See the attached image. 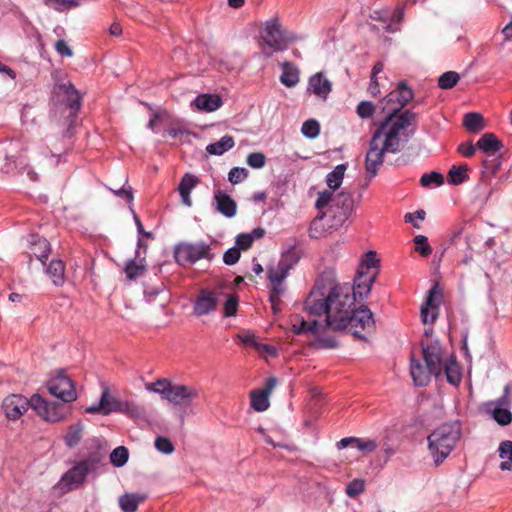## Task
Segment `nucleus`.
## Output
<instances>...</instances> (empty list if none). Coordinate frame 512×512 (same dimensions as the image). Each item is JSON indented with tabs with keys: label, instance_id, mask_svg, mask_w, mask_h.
I'll list each match as a JSON object with an SVG mask.
<instances>
[{
	"label": "nucleus",
	"instance_id": "obj_1",
	"mask_svg": "<svg viewBox=\"0 0 512 512\" xmlns=\"http://www.w3.org/2000/svg\"><path fill=\"white\" fill-rule=\"evenodd\" d=\"M328 315L325 323L333 330H348L360 340L366 339L361 331L370 332L374 328V319L368 307L356 308L355 295L350 286L338 284L333 271L332 285H328Z\"/></svg>",
	"mask_w": 512,
	"mask_h": 512
},
{
	"label": "nucleus",
	"instance_id": "obj_2",
	"mask_svg": "<svg viewBox=\"0 0 512 512\" xmlns=\"http://www.w3.org/2000/svg\"><path fill=\"white\" fill-rule=\"evenodd\" d=\"M416 118L417 114L411 110H405L404 114L398 118L392 114L390 117H385L373 132L365 157V169L371 178L377 175L386 153L396 154L401 151V131L414 124Z\"/></svg>",
	"mask_w": 512,
	"mask_h": 512
},
{
	"label": "nucleus",
	"instance_id": "obj_3",
	"mask_svg": "<svg viewBox=\"0 0 512 512\" xmlns=\"http://www.w3.org/2000/svg\"><path fill=\"white\" fill-rule=\"evenodd\" d=\"M31 407L45 421L59 422L69 416V408L58 402H49L39 394L30 399L22 395H9L3 401L5 415L10 420H18Z\"/></svg>",
	"mask_w": 512,
	"mask_h": 512
},
{
	"label": "nucleus",
	"instance_id": "obj_4",
	"mask_svg": "<svg viewBox=\"0 0 512 512\" xmlns=\"http://www.w3.org/2000/svg\"><path fill=\"white\" fill-rule=\"evenodd\" d=\"M461 437L459 422L444 423L434 429L427 437L428 450L436 466L450 455Z\"/></svg>",
	"mask_w": 512,
	"mask_h": 512
},
{
	"label": "nucleus",
	"instance_id": "obj_5",
	"mask_svg": "<svg viewBox=\"0 0 512 512\" xmlns=\"http://www.w3.org/2000/svg\"><path fill=\"white\" fill-rule=\"evenodd\" d=\"M442 354H410L409 374L416 388L427 387L443 373Z\"/></svg>",
	"mask_w": 512,
	"mask_h": 512
},
{
	"label": "nucleus",
	"instance_id": "obj_6",
	"mask_svg": "<svg viewBox=\"0 0 512 512\" xmlns=\"http://www.w3.org/2000/svg\"><path fill=\"white\" fill-rule=\"evenodd\" d=\"M101 460L102 456L98 452L90 453L86 458L76 462L63 474L57 484V488L62 493H68L78 489L86 481L87 475L97 469Z\"/></svg>",
	"mask_w": 512,
	"mask_h": 512
},
{
	"label": "nucleus",
	"instance_id": "obj_7",
	"mask_svg": "<svg viewBox=\"0 0 512 512\" xmlns=\"http://www.w3.org/2000/svg\"><path fill=\"white\" fill-rule=\"evenodd\" d=\"M333 270H325L317 278L314 287L305 299V311L311 316L328 315V285H332Z\"/></svg>",
	"mask_w": 512,
	"mask_h": 512
},
{
	"label": "nucleus",
	"instance_id": "obj_8",
	"mask_svg": "<svg viewBox=\"0 0 512 512\" xmlns=\"http://www.w3.org/2000/svg\"><path fill=\"white\" fill-rule=\"evenodd\" d=\"M292 330L295 334H307L309 337V341L311 342L313 348L315 349H334L337 348V341L334 337H320L318 335V330L320 328V324L317 320H312L310 322L304 320L300 316H295L292 321Z\"/></svg>",
	"mask_w": 512,
	"mask_h": 512
},
{
	"label": "nucleus",
	"instance_id": "obj_9",
	"mask_svg": "<svg viewBox=\"0 0 512 512\" xmlns=\"http://www.w3.org/2000/svg\"><path fill=\"white\" fill-rule=\"evenodd\" d=\"M260 37L273 51H283L288 42L295 40V37L285 35L278 18H271L264 23Z\"/></svg>",
	"mask_w": 512,
	"mask_h": 512
},
{
	"label": "nucleus",
	"instance_id": "obj_10",
	"mask_svg": "<svg viewBox=\"0 0 512 512\" xmlns=\"http://www.w3.org/2000/svg\"><path fill=\"white\" fill-rule=\"evenodd\" d=\"M48 391L51 395L60 399L64 406L66 403L73 402L77 399V392L74 387L73 381L65 374L64 371H58L57 374L48 382ZM68 408H70L68 406ZM71 409H69V413Z\"/></svg>",
	"mask_w": 512,
	"mask_h": 512
},
{
	"label": "nucleus",
	"instance_id": "obj_11",
	"mask_svg": "<svg viewBox=\"0 0 512 512\" xmlns=\"http://www.w3.org/2000/svg\"><path fill=\"white\" fill-rule=\"evenodd\" d=\"M210 246L200 243H182L176 246L174 257L178 264L185 266L194 264L200 259L208 257Z\"/></svg>",
	"mask_w": 512,
	"mask_h": 512
},
{
	"label": "nucleus",
	"instance_id": "obj_12",
	"mask_svg": "<svg viewBox=\"0 0 512 512\" xmlns=\"http://www.w3.org/2000/svg\"><path fill=\"white\" fill-rule=\"evenodd\" d=\"M413 97L414 93L412 89L407 87L405 81H400L396 89L391 91L384 99L387 103L398 104V106L393 108L386 117H390L392 114L395 118L402 116L405 111L401 112V109L407 105Z\"/></svg>",
	"mask_w": 512,
	"mask_h": 512
},
{
	"label": "nucleus",
	"instance_id": "obj_13",
	"mask_svg": "<svg viewBox=\"0 0 512 512\" xmlns=\"http://www.w3.org/2000/svg\"><path fill=\"white\" fill-rule=\"evenodd\" d=\"M509 386H505L504 394L495 402L487 403L488 411L491 412L493 419L501 426L509 425L512 422V413L508 409L510 401L508 399Z\"/></svg>",
	"mask_w": 512,
	"mask_h": 512
},
{
	"label": "nucleus",
	"instance_id": "obj_14",
	"mask_svg": "<svg viewBox=\"0 0 512 512\" xmlns=\"http://www.w3.org/2000/svg\"><path fill=\"white\" fill-rule=\"evenodd\" d=\"M123 403L124 401H120L119 399L112 396L108 388H105L102 391V395L98 404L87 407L85 412L89 414L100 413L102 415H108L113 412L121 413L123 410Z\"/></svg>",
	"mask_w": 512,
	"mask_h": 512
},
{
	"label": "nucleus",
	"instance_id": "obj_15",
	"mask_svg": "<svg viewBox=\"0 0 512 512\" xmlns=\"http://www.w3.org/2000/svg\"><path fill=\"white\" fill-rule=\"evenodd\" d=\"M442 293L435 284L428 292L426 301L421 306V319L424 324L433 323L438 317V305L441 301Z\"/></svg>",
	"mask_w": 512,
	"mask_h": 512
},
{
	"label": "nucleus",
	"instance_id": "obj_16",
	"mask_svg": "<svg viewBox=\"0 0 512 512\" xmlns=\"http://www.w3.org/2000/svg\"><path fill=\"white\" fill-rule=\"evenodd\" d=\"M278 384L276 377H269L262 388L253 390L250 394L251 407L257 412H263L269 407V395Z\"/></svg>",
	"mask_w": 512,
	"mask_h": 512
},
{
	"label": "nucleus",
	"instance_id": "obj_17",
	"mask_svg": "<svg viewBox=\"0 0 512 512\" xmlns=\"http://www.w3.org/2000/svg\"><path fill=\"white\" fill-rule=\"evenodd\" d=\"M218 303L217 294L214 291L202 289L197 295L193 312L196 316H203L214 311Z\"/></svg>",
	"mask_w": 512,
	"mask_h": 512
},
{
	"label": "nucleus",
	"instance_id": "obj_18",
	"mask_svg": "<svg viewBox=\"0 0 512 512\" xmlns=\"http://www.w3.org/2000/svg\"><path fill=\"white\" fill-rule=\"evenodd\" d=\"M55 90L63 96V101L70 108L71 114H76L82 104V96L71 82L56 85Z\"/></svg>",
	"mask_w": 512,
	"mask_h": 512
},
{
	"label": "nucleus",
	"instance_id": "obj_19",
	"mask_svg": "<svg viewBox=\"0 0 512 512\" xmlns=\"http://www.w3.org/2000/svg\"><path fill=\"white\" fill-rule=\"evenodd\" d=\"M198 390L187 385H172L166 400L175 405H188L193 399L198 397Z\"/></svg>",
	"mask_w": 512,
	"mask_h": 512
},
{
	"label": "nucleus",
	"instance_id": "obj_20",
	"mask_svg": "<svg viewBox=\"0 0 512 512\" xmlns=\"http://www.w3.org/2000/svg\"><path fill=\"white\" fill-rule=\"evenodd\" d=\"M307 91L314 94L319 99L326 101L332 91V83L323 72H317L310 76Z\"/></svg>",
	"mask_w": 512,
	"mask_h": 512
},
{
	"label": "nucleus",
	"instance_id": "obj_21",
	"mask_svg": "<svg viewBox=\"0 0 512 512\" xmlns=\"http://www.w3.org/2000/svg\"><path fill=\"white\" fill-rule=\"evenodd\" d=\"M377 276V271L374 272H362L357 270V275L354 279V284L350 287V293L354 294L355 297L358 295L360 298L366 297L372 288Z\"/></svg>",
	"mask_w": 512,
	"mask_h": 512
},
{
	"label": "nucleus",
	"instance_id": "obj_22",
	"mask_svg": "<svg viewBox=\"0 0 512 512\" xmlns=\"http://www.w3.org/2000/svg\"><path fill=\"white\" fill-rule=\"evenodd\" d=\"M443 372L449 384L458 387L462 381L463 373L460 364L457 362L455 354H450L447 359L442 358Z\"/></svg>",
	"mask_w": 512,
	"mask_h": 512
},
{
	"label": "nucleus",
	"instance_id": "obj_23",
	"mask_svg": "<svg viewBox=\"0 0 512 512\" xmlns=\"http://www.w3.org/2000/svg\"><path fill=\"white\" fill-rule=\"evenodd\" d=\"M354 200L350 193L341 191L334 195L331 207L339 209V220L345 221L353 210Z\"/></svg>",
	"mask_w": 512,
	"mask_h": 512
},
{
	"label": "nucleus",
	"instance_id": "obj_24",
	"mask_svg": "<svg viewBox=\"0 0 512 512\" xmlns=\"http://www.w3.org/2000/svg\"><path fill=\"white\" fill-rule=\"evenodd\" d=\"M221 105V97L212 94H200L191 102V107L204 112H213L220 108Z\"/></svg>",
	"mask_w": 512,
	"mask_h": 512
},
{
	"label": "nucleus",
	"instance_id": "obj_25",
	"mask_svg": "<svg viewBox=\"0 0 512 512\" xmlns=\"http://www.w3.org/2000/svg\"><path fill=\"white\" fill-rule=\"evenodd\" d=\"M349 446L355 447L360 451L373 452L377 448V443L372 439L364 440L358 437H345L336 443V447L339 450Z\"/></svg>",
	"mask_w": 512,
	"mask_h": 512
},
{
	"label": "nucleus",
	"instance_id": "obj_26",
	"mask_svg": "<svg viewBox=\"0 0 512 512\" xmlns=\"http://www.w3.org/2000/svg\"><path fill=\"white\" fill-rule=\"evenodd\" d=\"M29 243L31 244V254L34 255L42 264H45L50 253V244L38 235H31Z\"/></svg>",
	"mask_w": 512,
	"mask_h": 512
},
{
	"label": "nucleus",
	"instance_id": "obj_27",
	"mask_svg": "<svg viewBox=\"0 0 512 512\" xmlns=\"http://www.w3.org/2000/svg\"><path fill=\"white\" fill-rule=\"evenodd\" d=\"M197 183V177L190 173H186L179 183L178 191L181 196L182 203L188 207L192 205L190 193Z\"/></svg>",
	"mask_w": 512,
	"mask_h": 512
},
{
	"label": "nucleus",
	"instance_id": "obj_28",
	"mask_svg": "<svg viewBox=\"0 0 512 512\" xmlns=\"http://www.w3.org/2000/svg\"><path fill=\"white\" fill-rule=\"evenodd\" d=\"M238 338L240 339L241 343L243 344V348L245 349H255L258 352L267 353L276 352V348L274 346L260 343L253 333L243 332L238 334Z\"/></svg>",
	"mask_w": 512,
	"mask_h": 512
},
{
	"label": "nucleus",
	"instance_id": "obj_29",
	"mask_svg": "<svg viewBox=\"0 0 512 512\" xmlns=\"http://www.w3.org/2000/svg\"><path fill=\"white\" fill-rule=\"evenodd\" d=\"M282 74L280 76V82L288 87H295L299 83V69L290 62H283Z\"/></svg>",
	"mask_w": 512,
	"mask_h": 512
},
{
	"label": "nucleus",
	"instance_id": "obj_30",
	"mask_svg": "<svg viewBox=\"0 0 512 512\" xmlns=\"http://www.w3.org/2000/svg\"><path fill=\"white\" fill-rule=\"evenodd\" d=\"M287 275L285 272L275 270L273 267L268 269L267 276L271 284L270 295L281 296L285 292L283 281Z\"/></svg>",
	"mask_w": 512,
	"mask_h": 512
},
{
	"label": "nucleus",
	"instance_id": "obj_31",
	"mask_svg": "<svg viewBox=\"0 0 512 512\" xmlns=\"http://www.w3.org/2000/svg\"><path fill=\"white\" fill-rule=\"evenodd\" d=\"M146 500V495L125 493L119 498V506L123 512H136L140 503Z\"/></svg>",
	"mask_w": 512,
	"mask_h": 512
},
{
	"label": "nucleus",
	"instance_id": "obj_32",
	"mask_svg": "<svg viewBox=\"0 0 512 512\" xmlns=\"http://www.w3.org/2000/svg\"><path fill=\"white\" fill-rule=\"evenodd\" d=\"M476 146L485 153L494 154L500 151L503 145L493 133H485L477 141Z\"/></svg>",
	"mask_w": 512,
	"mask_h": 512
},
{
	"label": "nucleus",
	"instance_id": "obj_33",
	"mask_svg": "<svg viewBox=\"0 0 512 512\" xmlns=\"http://www.w3.org/2000/svg\"><path fill=\"white\" fill-rule=\"evenodd\" d=\"M265 235V229L262 227H257L253 229L250 233H241L236 238V245L241 250H248L255 240L263 238Z\"/></svg>",
	"mask_w": 512,
	"mask_h": 512
},
{
	"label": "nucleus",
	"instance_id": "obj_34",
	"mask_svg": "<svg viewBox=\"0 0 512 512\" xmlns=\"http://www.w3.org/2000/svg\"><path fill=\"white\" fill-rule=\"evenodd\" d=\"M145 259L144 258H134L129 259L126 262L124 272L127 276V278L130 281L135 280L137 277L141 276L145 271Z\"/></svg>",
	"mask_w": 512,
	"mask_h": 512
},
{
	"label": "nucleus",
	"instance_id": "obj_35",
	"mask_svg": "<svg viewBox=\"0 0 512 512\" xmlns=\"http://www.w3.org/2000/svg\"><path fill=\"white\" fill-rule=\"evenodd\" d=\"M64 272L65 265L63 261L59 259L52 260L46 269V273L52 279L53 283L57 286L62 285L64 283Z\"/></svg>",
	"mask_w": 512,
	"mask_h": 512
},
{
	"label": "nucleus",
	"instance_id": "obj_36",
	"mask_svg": "<svg viewBox=\"0 0 512 512\" xmlns=\"http://www.w3.org/2000/svg\"><path fill=\"white\" fill-rule=\"evenodd\" d=\"M499 457L503 459L499 468L502 471H510L512 469V441H502L498 447Z\"/></svg>",
	"mask_w": 512,
	"mask_h": 512
},
{
	"label": "nucleus",
	"instance_id": "obj_37",
	"mask_svg": "<svg viewBox=\"0 0 512 512\" xmlns=\"http://www.w3.org/2000/svg\"><path fill=\"white\" fill-rule=\"evenodd\" d=\"M502 164L501 156L494 154H489L483 161V169L482 174L483 177L490 178L496 174Z\"/></svg>",
	"mask_w": 512,
	"mask_h": 512
},
{
	"label": "nucleus",
	"instance_id": "obj_38",
	"mask_svg": "<svg viewBox=\"0 0 512 512\" xmlns=\"http://www.w3.org/2000/svg\"><path fill=\"white\" fill-rule=\"evenodd\" d=\"M299 260V256L295 249H289L285 251L279 262L277 267H273L275 270H278L280 272H285L286 274L289 273V270L295 265Z\"/></svg>",
	"mask_w": 512,
	"mask_h": 512
},
{
	"label": "nucleus",
	"instance_id": "obj_39",
	"mask_svg": "<svg viewBox=\"0 0 512 512\" xmlns=\"http://www.w3.org/2000/svg\"><path fill=\"white\" fill-rule=\"evenodd\" d=\"M483 116L476 112L465 114L463 125L471 133H478L484 129Z\"/></svg>",
	"mask_w": 512,
	"mask_h": 512
},
{
	"label": "nucleus",
	"instance_id": "obj_40",
	"mask_svg": "<svg viewBox=\"0 0 512 512\" xmlns=\"http://www.w3.org/2000/svg\"><path fill=\"white\" fill-rule=\"evenodd\" d=\"M346 171L345 164L337 165L331 172H329L326 176V184L332 190H337L344 179V174Z\"/></svg>",
	"mask_w": 512,
	"mask_h": 512
},
{
	"label": "nucleus",
	"instance_id": "obj_41",
	"mask_svg": "<svg viewBox=\"0 0 512 512\" xmlns=\"http://www.w3.org/2000/svg\"><path fill=\"white\" fill-rule=\"evenodd\" d=\"M468 166L466 164L460 166H452L448 172V183L451 185H460L469 179L467 174Z\"/></svg>",
	"mask_w": 512,
	"mask_h": 512
},
{
	"label": "nucleus",
	"instance_id": "obj_42",
	"mask_svg": "<svg viewBox=\"0 0 512 512\" xmlns=\"http://www.w3.org/2000/svg\"><path fill=\"white\" fill-rule=\"evenodd\" d=\"M121 413L133 418L134 420H147V413L143 406L133 402L124 401Z\"/></svg>",
	"mask_w": 512,
	"mask_h": 512
},
{
	"label": "nucleus",
	"instance_id": "obj_43",
	"mask_svg": "<svg viewBox=\"0 0 512 512\" xmlns=\"http://www.w3.org/2000/svg\"><path fill=\"white\" fill-rule=\"evenodd\" d=\"M83 429L84 427L81 422H77L75 424L70 425L64 437L65 444L68 447L76 446L82 439Z\"/></svg>",
	"mask_w": 512,
	"mask_h": 512
},
{
	"label": "nucleus",
	"instance_id": "obj_44",
	"mask_svg": "<svg viewBox=\"0 0 512 512\" xmlns=\"http://www.w3.org/2000/svg\"><path fill=\"white\" fill-rule=\"evenodd\" d=\"M422 352H440L441 346L438 339L433 336V329L427 328L421 339Z\"/></svg>",
	"mask_w": 512,
	"mask_h": 512
},
{
	"label": "nucleus",
	"instance_id": "obj_45",
	"mask_svg": "<svg viewBox=\"0 0 512 512\" xmlns=\"http://www.w3.org/2000/svg\"><path fill=\"white\" fill-rule=\"evenodd\" d=\"M171 382L167 379H158L155 382L146 383L145 388L148 391L155 392L160 394L164 399H166L167 394L171 389Z\"/></svg>",
	"mask_w": 512,
	"mask_h": 512
},
{
	"label": "nucleus",
	"instance_id": "obj_46",
	"mask_svg": "<svg viewBox=\"0 0 512 512\" xmlns=\"http://www.w3.org/2000/svg\"><path fill=\"white\" fill-rule=\"evenodd\" d=\"M460 80V75L455 71H447L438 79V86L443 90L452 89Z\"/></svg>",
	"mask_w": 512,
	"mask_h": 512
},
{
	"label": "nucleus",
	"instance_id": "obj_47",
	"mask_svg": "<svg viewBox=\"0 0 512 512\" xmlns=\"http://www.w3.org/2000/svg\"><path fill=\"white\" fill-rule=\"evenodd\" d=\"M128 457H129L128 449L124 446H119L111 452L110 462L115 467H122L128 461Z\"/></svg>",
	"mask_w": 512,
	"mask_h": 512
},
{
	"label": "nucleus",
	"instance_id": "obj_48",
	"mask_svg": "<svg viewBox=\"0 0 512 512\" xmlns=\"http://www.w3.org/2000/svg\"><path fill=\"white\" fill-rule=\"evenodd\" d=\"M420 183L423 187H429L432 184L440 186L444 183V176L436 171L425 173L421 176Z\"/></svg>",
	"mask_w": 512,
	"mask_h": 512
},
{
	"label": "nucleus",
	"instance_id": "obj_49",
	"mask_svg": "<svg viewBox=\"0 0 512 512\" xmlns=\"http://www.w3.org/2000/svg\"><path fill=\"white\" fill-rule=\"evenodd\" d=\"M301 132L307 138H316L320 133V125L315 119L306 120L302 125Z\"/></svg>",
	"mask_w": 512,
	"mask_h": 512
},
{
	"label": "nucleus",
	"instance_id": "obj_50",
	"mask_svg": "<svg viewBox=\"0 0 512 512\" xmlns=\"http://www.w3.org/2000/svg\"><path fill=\"white\" fill-rule=\"evenodd\" d=\"M415 250L423 257H427L432 253V248L428 243V238L424 235L414 237Z\"/></svg>",
	"mask_w": 512,
	"mask_h": 512
},
{
	"label": "nucleus",
	"instance_id": "obj_51",
	"mask_svg": "<svg viewBox=\"0 0 512 512\" xmlns=\"http://www.w3.org/2000/svg\"><path fill=\"white\" fill-rule=\"evenodd\" d=\"M378 262L379 260L377 259L376 252L368 251L361 261L358 270H362V272H370V269L377 268Z\"/></svg>",
	"mask_w": 512,
	"mask_h": 512
},
{
	"label": "nucleus",
	"instance_id": "obj_52",
	"mask_svg": "<svg viewBox=\"0 0 512 512\" xmlns=\"http://www.w3.org/2000/svg\"><path fill=\"white\" fill-rule=\"evenodd\" d=\"M356 112L362 119H369L375 112V106L371 101H361L357 105Z\"/></svg>",
	"mask_w": 512,
	"mask_h": 512
},
{
	"label": "nucleus",
	"instance_id": "obj_53",
	"mask_svg": "<svg viewBox=\"0 0 512 512\" xmlns=\"http://www.w3.org/2000/svg\"><path fill=\"white\" fill-rule=\"evenodd\" d=\"M155 448L163 454H171L174 451V445L167 437L159 436L155 439Z\"/></svg>",
	"mask_w": 512,
	"mask_h": 512
},
{
	"label": "nucleus",
	"instance_id": "obj_54",
	"mask_svg": "<svg viewBox=\"0 0 512 512\" xmlns=\"http://www.w3.org/2000/svg\"><path fill=\"white\" fill-rule=\"evenodd\" d=\"M247 164L254 169H260L266 164V156L262 152H253L247 156Z\"/></svg>",
	"mask_w": 512,
	"mask_h": 512
},
{
	"label": "nucleus",
	"instance_id": "obj_55",
	"mask_svg": "<svg viewBox=\"0 0 512 512\" xmlns=\"http://www.w3.org/2000/svg\"><path fill=\"white\" fill-rule=\"evenodd\" d=\"M365 489L364 481L361 479L352 480L346 487V493L349 497H356Z\"/></svg>",
	"mask_w": 512,
	"mask_h": 512
},
{
	"label": "nucleus",
	"instance_id": "obj_56",
	"mask_svg": "<svg viewBox=\"0 0 512 512\" xmlns=\"http://www.w3.org/2000/svg\"><path fill=\"white\" fill-rule=\"evenodd\" d=\"M334 194L332 191L325 190L318 194V198L316 200L315 206L318 210H322L327 207L329 204H333Z\"/></svg>",
	"mask_w": 512,
	"mask_h": 512
},
{
	"label": "nucleus",
	"instance_id": "obj_57",
	"mask_svg": "<svg viewBox=\"0 0 512 512\" xmlns=\"http://www.w3.org/2000/svg\"><path fill=\"white\" fill-rule=\"evenodd\" d=\"M248 170L246 168L235 167L232 168L228 174V180L232 184H237L245 180L248 176Z\"/></svg>",
	"mask_w": 512,
	"mask_h": 512
},
{
	"label": "nucleus",
	"instance_id": "obj_58",
	"mask_svg": "<svg viewBox=\"0 0 512 512\" xmlns=\"http://www.w3.org/2000/svg\"><path fill=\"white\" fill-rule=\"evenodd\" d=\"M241 249L236 245L235 247L226 250V265L235 264L239 258Z\"/></svg>",
	"mask_w": 512,
	"mask_h": 512
},
{
	"label": "nucleus",
	"instance_id": "obj_59",
	"mask_svg": "<svg viewBox=\"0 0 512 512\" xmlns=\"http://www.w3.org/2000/svg\"><path fill=\"white\" fill-rule=\"evenodd\" d=\"M206 151L211 155L224 154V137H221L217 142L209 144Z\"/></svg>",
	"mask_w": 512,
	"mask_h": 512
},
{
	"label": "nucleus",
	"instance_id": "obj_60",
	"mask_svg": "<svg viewBox=\"0 0 512 512\" xmlns=\"http://www.w3.org/2000/svg\"><path fill=\"white\" fill-rule=\"evenodd\" d=\"M238 307V298L234 295H229L226 298V317L233 316Z\"/></svg>",
	"mask_w": 512,
	"mask_h": 512
},
{
	"label": "nucleus",
	"instance_id": "obj_61",
	"mask_svg": "<svg viewBox=\"0 0 512 512\" xmlns=\"http://www.w3.org/2000/svg\"><path fill=\"white\" fill-rule=\"evenodd\" d=\"M55 49L61 56L71 57L73 55L72 49L65 40H58L55 43Z\"/></svg>",
	"mask_w": 512,
	"mask_h": 512
},
{
	"label": "nucleus",
	"instance_id": "obj_62",
	"mask_svg": "<svg viewBox=\"0 0 512 512\" xmlns=\"http://www.w3.org/2000/svg\"><path fill=\"white\" fill-rule=\"evenodd\" d=\"M477 146L470 143H461L458 146V152L465 157H472L475 154Z\"/></svg>",
	"mask_w": 512,
	"mask_h": 512
},
{
	"label": "nucleus",
	"instance_id": "obj_63",
	"mask_svg": "<svg viewBox=\"0 0 512 512\" xmlns=\"http://www.w3.org/2000/svg\"><path fill=\"white\" fill-rule=\"evenodd\" d=\"M112 191L116 196L125 198L128 204L133 203L134 197H133L132 189L130 187L125 188V186H123V187L119 188L118 190H112Z\"/></svg>",
	"mask_w": 512,
	"mask_h": 512
},
{
	"label": "nucleus",
	"instance_id": "obj_64",
	"mask_svg": "<svg viewBox=\"0 0 512 512\" xmlns=\"http://www.w3.org/2000/svg\"><path fill=\"white\" fill-rule=\"evenodd\" d=\"M214 202H215V209L219 213L224 214V191L223 190L218 189L215 191Z\"/></svg>",
	"mask_w": 512,
	"mask_h": 512
}]
</instances>
